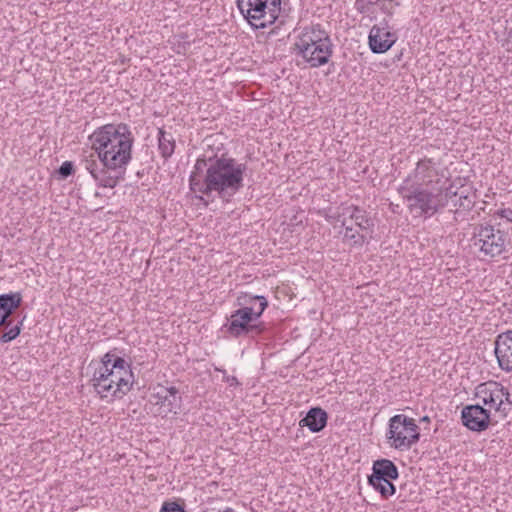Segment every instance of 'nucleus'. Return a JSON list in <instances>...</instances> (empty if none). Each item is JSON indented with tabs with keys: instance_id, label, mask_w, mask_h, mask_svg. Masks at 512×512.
I'll use <instances>...</instances> for the list:
<instances>
[{
	"instance_id": "obj_5",
	"label": "nucleus",
	"mask_w": 512,
	"mask_h": 512,
	"mask_svg": "<svg viewBox=\"0 0 512 512\" xmlns=\"http://www.w3.org/2000/svg\"><path fill=\"white\" fill-rule=\"evenodd\" d=\"M237 7L254 29H264L278 19L281 0H237Z\"/></svg>"
},
{
	"instance_id": "obj_27",
	"label": "nucleus",
	"mask_w": 512,
	"mask_h": 512,
	"mask_svg": "<svg viewBox=\"0 0 512 512\" xmlns=\"http://www.w3.org/2000/svg\"><path fill=\"white\" fill-rule=\"evenodd\" d=\"M342 226L345 227V238L353 240L354 244L362 245L364 243V235H361L359 232H355L352 226L347 225L346 219L343 220Z\"/></svg>"
},
{
	"instance_id": "obj_18",
	"label": "nucleus",
	"mask_w": 512,
	"mask_h": 512,
	"mask_svg": "<svg viewBox=\"0 0 512 512\" xmlns=\"http://www.w3.org/2000/svg\"><path fill=\"white\" fill-rule=\"evenodd\" d=\"M399 471L397 466L389 459H378L372 466V474L368 476V482H375L384 479H398Z\"/></svg>"
},
{
	"instance_id": "obj_34",
	"label": "nucleus",
	"mask_w": 512,
	"mask_h": 512,
	"mask_svg": "<svg viewBox=\"0 0 512 512\" xmlns=\"http://www.w3.org/2000/svg\"><path fill=\"white\" fill-rule=\"evenodd\" d=\"M501 218L507 219L509 222H512V210L511 209H502L497 213Z\"/></svg>"
},
{
	"instance_id": "obj_8",
	"label": "nucleus",
	"mask_w": 512,
	"mask_h": 512,
	"mask_svg": "<svg viewBox=\"0 0 512 512\" xmlns=\"http://www.w3.org/2000/svg\"><path fill=\"white\" fill-rule=\"evenodd\" d=\"M476 398L482 402V406H488L487 410L494 409L501 417L506 418L511 410L510 394L503 385L498 382L481 383L476 388Z\"/></svg>"
},
{
	"instance_id": "obj_4",
	"label": "nucleus",
	"mask_w": 512,
	"mask_h": 512,
	"mask_svg": "<svg viewBox=\"0 0 512 512\" xmlns=\"http://www.w3.org/2000/svg\"><path fill=\"white\" fill-rule=\"evenodd\" d=\"M398 193L406 202L407 209L414 217H431L448 202V192L442 187H419L400 184Z\"/></svg>"
},
{
	"instance_id": "obj_6",
	"label": "nucleus",
	"mask_w": 512,
	"mask_h": 512,
	"mask_svg": "<svg viewBox=\"0 0 512 512\" xmlns=\"http://www.w3.org/2000/svg\"><path fill=\"white\" fill-rule=\"evenodd\" d=\"M387 438L395 449L408 450L419 441V428L414 419L403 414H397L389 420Z\"/></svg>"
},
{
	"instance_id": "obj_9",
	"label": "nucleus",
	"mask_w": 512,
	"mask_h": 512,
	"mask_svg": "<svg viewBox=\"0 0 512 512\" xmlns=\"http://www.w3.org/2000/svg\"><path fill=\"white\" fill-rule=\"evenodd\" d=\"M81 165L100 187L114 188L121 178V173L116 169L108 168L104 161L98 158L96 153H91L83 158Z\"/></svg>"
},
{
	"instance_id": "obj_33",
	"label": "nucleus",
	"mask_w": 512,
	"mask_h": 512,
	"mask_svg": "<svg viewBox=\"0 0 512 512\" xmlns=\"http://www.w3.org/2000/svg\"><path fill=\"white\" fill-rule=\"evenodd\" d=\"M246 294L250 295L251 297H256V298H262V299H266L264 296L262 295H253L252 293H249V292H245ZM250 304L249 306L251 307H255V308H258L259 304L261 303V300L259 299H250Z\"/></svg>"
},
{
	"instance_id": "obj_40",
	"label": "nucleus",
	"mask_w": 512,
	"mask_h": 512,
	"mask_svg": "<svg viewBox=\"0 0 512 512\" xmlns=\"http://www.w3.org/2000/svg\"><path fill=\"white\" fill-rule=\"evenodd\" d=\"M397 208H399V205H396V207H394V209H392V212H395V210H397Z\"/></svg>"
},
{
	"instance_id": "obj_23",
	"label": "nucleus",
	"mask_w": 512,
	"mask_h": 512,
	"mask_svg": "<svg viewBox=\"0 0 512 512\" xmlns=\"http://www.w3.org/2000/svg\"><path fill=\"white\" fill-rule=\"evenodd\" d=\"M449 193V197L451 196H454L456 199L454 200V206L456 207V210H455V220H457V215L462 212V211H470L473 209L474 207V204H475V193L473 192H469V193H466L464 194V192L462 191L461 193H458V192H450V191H446Z\"/></svg>"
},
{
	"instance_id": "obj_31",
	"label": "nucleus",
	"mask_w": 512,
	"mask_h": 512,
	"mask_svg": "<svg viewBox=\"0 0 512 512\" xmlns=\"http://www.w3.org/2000/svg\"><path fill=\"white\" fill-rule=\"evenodd\" d=\"M160 512H186L184 507L177 502L167 501L164 502Z\"/></svg>"
},
{
	"instance_id": "obj_26",
	"label": "nucleus",
	"mask_w": 512,
	"mask_h": 512,
	"mask_svg": "<svg viewBox=\"0 0 512 512\" xmlns=\"http://www.w3.org/2000/svg\"><path fill=\"white\" fill-rule=\"evenodd\" d=\"M25 317H23L20 321L17 322L16 325L10 327L8 330H6L0 337L1 343H8L12 340L16 339L22 330L23 322Z\"/></svg>"
},
{
	"instance_id": "obj_21",
	"label": "nucleus",
	"mask_w": 512,
	"mask_h": 512,
	"mask_svg": "<svg viewBox=\"0 0 512 512\" xmlns=\"http://www.w3.org/2000/svg\"><path fill=\"white\" fill-rule=\"evenodd\" d=\"M343 215L354 221L361 231L372 232L374 222L364 209L352 205L344 209Z\"/></svg>"
},
{
	"instance_id": "obj_25",
	"label": "nucleus",
	"mask_w": 512,
	"mask_h": 512,
	"mask_svg": "<svg viewBox=\"0 0 512 512\" xmlns=\"http://www.w3.org/2000/svg\"><path fill=\"white\" fill-rule=\"evenodd\" d=\"M392 480L393 479H384L378 482H368V484L379 492L383 498L387 499L396 493V487L392 483Z\"/></svg>"
},
{
	"instance_id": "obj_17",
	"label": "nucleus",
	"mask_w": 512,
	"mask_h": 512,
	"mask_svg": "<svg viewBox=\"0 0 512 512\" xmlns=\"http://www.w3.org/2000/svg\"><path fill=\"white\" fill-rule=\"evenodd\" d=\"M91 382L95 391L100 395L101 398H117V392L115 389L113 390L114 386L111 385L109 381L108 368L98 367L93 373Z\"/></svg>"
},
{
	"instance_id": "obj_39",
	"label": "nucleus",
	"mask_w": 512,
	"mask_h": 512,
	"mask_svg": "<svg viewBox=\"0 0 512 512\" xmlns=\"http://www.w3.org/2000/svg\"><path fill=\"white\" fill-rule=\"evenodd\" d=\"M397 208H399V205H396V207H394V209H392V212H395V210H397Z\"/></svg>"
},
{
	"instance_id": "obj_1",
	"label": "nucleus",
	"mask_w": 512,
	"mask_h": 512,
	"mask_svg": "<svg viewBox=\"0 0 512 512\" xmlns=\"http://www.w3.org/2000/svg\"><path fill=\"white\" fill-rule=\"evenodd\" d=\"M246 169L245 163L225 155L198 158L189 178L190 189L207 196L216 192L221 200L229 202L243 188Z\"/></svg>"
},
{
	"instance_id": "obj_3",
	"label": "nucleus",
	"mask_w": 512,
	"mask_h": 512,
	"mask_svg": "<svg viewBox=\"0 0 512 512\" xmlns=\"http://www.w3.org/2000/svg\"><path fill=\"white\" fill-rule=\"evenodd\" d=\"M250 299H257L251 297L246 293H239L237 296V304L239 309L232 312L228 322L224 325L227 333L232 337L239 338L241 336L255 337L264 331V323L256 321L261 317L265 309L268 307L267 299L258 298L261 300L258 308L249 306Z\"/></svg>"
},
{
	"instance_id": "obj_28",
	"label": "nucleus",
	"mask_w": 512,
	"mask_h": 512,
	"mask_svg": "<svg viewBox=\"0 0 512 512\" xmlns=\"http://www.w3.org/2000/svg\"><path fill=\"white\" fill-rule=\"evenodd\" d=\"M110 368H113V370H115V371H120V372L125 371V372H127L128 375L133 374L132 369H131V364H129L128 362L125 361L124 358L119 357V356H115L112 366Z\"/></svg>"
},
{
	"instance_id": "obj_38",
	"label": "nucleus",
	"mask_w": 512,
	"mask_h": 512,
	"mask_svg": "<svg viewBox=\"0 0 512 512\" xmlns=\"http://www.w3.org/2000/svg\"><path fill=\"white\" fill-rule=\"evenodd\" d=\"M397 208H399V205H396V207H394V209H392V212H395V210H397Z\"/></svg>"
},
{
	"instance_id": "obj_35",
	"label": "nucleus",
	"mask_w": 512,
	"mask_h": 512,
	"mask_svg": "<svg viewBox=\"0 0 512 512\" xmlns=\"http://www.w3.org/2000/svg\"><path fill=\"white\" fill-rule=\"evenodd\" d=\"M226 381L229 383L230 386H237L239 385V381L235 376H228L226 378Z\"/></svg>"
},
{
	"instance_id": "obj_2",
	"label": "nucleus",
	"mask_w": 512,
	"mask_h": 512,
	"mask_svg": "<svg viewBox=\"0 0 512 512\" xmlns=\"http://www.w3.org/2000/svg\"><path fill=\"white\" fill-rule=\"evenodd\" d=\"M92 150L108 168L121 174L132 158L134 136L127 124H106L97 128L90 136Z\"/></svg>"
},
{
	"instance_id": "obj_20",
	"label": "nucleus",
	"mask_w": 512,
	"mask_h": 512,
	"mask_svg": "<svg viewBox=\"0 0 512 512\" xmlns=\"http://www.w3.org/2000/svg\"><path fill=\"white\" fill-rule=\"evenodd\" d=\"M108 373L110 384L114 386L113 389L115 388L117 392V398H122L132 389L134 383L133 374L128 375L125 371H115L113 368H108Z\"/></svg>"
},
{
	"instance_id": "obj_22",
	"label": "nucleus",
	"mask_w": 512,
	"mask_h": 512,
	"mask_svg": "<svg viewBox=\"0 0 512 512\" xmlns=\"http://www.w3.org/2000/svg\"><path fill=\"white\" fill-rule=\"evenodd\" d=\"M325 37H329L328 33L320 28L319 25L313 26L310 30H306L295 43V51L304 49V46L312 47L322 42Z\"/></svg>"
},
{
	"instance_id": "obj_32",
	"label": "nucleus",
	"mask_w": 512,
	"mask_h": 512,
	"mask_svg": "<svg viewBox=\"0 0 512 512\" xmlns=\"http://www.w3.org/2000/svg\"><path fill=\"white\" fill-rule=\"evenodd\" d=\"M114 358H115V355L112 354V352H107L101 358V365L99 367L110 368L112 366Z\"/></svg>"
},
{
	"instance_id": "obj_16",
	"label": "nucleus",
	"mask_w": 512,
	"mask_h": 512,
	"mask_svg": "<svg viewBox=\"0 0 512 512\" xmlns=\"http://www.w3.org/2000/svg\"><path fill=\"white\" fill-rule=\"evenodd\" d=\"M23 296L21 292H9L0 295V327L11 325L9 317L21 306Z\"/></svg>"
},
{
	"instance_id": "obj_13",
	"label": "nucleus",
	"mask_w": 512,
	"mask_h": 512,
	"mask_svg": "<svg viewBox=\"0 0 512 512\" xmlns=\"http://www.w3.org/2000/svg\"><path fill=\"white\" fill-rule=\"evenodd\" d=\"M461 420L463 425L471 431H484L490 424V410L479 403L467 405L461 411Z\"/></svg>"
},
{
	"instance_id": "obj_37",
	"label": "nucleus",
	"mask_w": 512,
	"mask_h": 512,
	"mask_svg": "<svg viewBox=\"0 0 512 512\" xmlns=\"http://www.w3.org/2000/svg\"><path fill=\"white\" fill-rule=\"evenodd\" d=\"M218 512H234V510L230 507H227L224 510H219Z\"/></svg>"
},
{
	"instance_id": "obj_15",
	"label": "nucleus",
	"mask_w": 512,
	"mask_h": 512,
	"mask_svg": "<svg viewBox=\"0 0 512 512\" xmlns=\"http://www.w3.org/2000/svg\"><path fill=\"white\" fill-rule=\"evenodd\" d=\"M369 46L373 53L381 54L388 51L397 40V36L386 27L374 25L369 33Z\"/></svg>"
},
{
	"instance_id": "obj_36",
	"label": "nucleus",
	"mask_w": 512,
	"mask_h": 512,
	"mask_svg": "<svg viewBox=\"0 0 512 512\" xmlns=\"http://www.w3.org/2000/svg\"><path fill=\"white\" fill-rule=\"evenodd\" d=\"M420 422H427V423H429V422H430V418H429V416H423V417L420 419Z\"/></svg>"
},
{
	"instance_id": "obj_11",
	"label": "nucleus",
	"mask_w": 512,
	"mask_h": 512,
	"mask_svg": "<svg viewBox=\"0 0 512 512\" xmlns=\"http://www.w3.org/2000/svg\"><path fill=\"white\" fill-rule=\"evenodd\" d=\"M154 404L158 406L157 414L165 418L169 414H177L181 406V396L179 390L174 387L161 386L159 390L152 395Z\"/></svg>"
},
{
	"instance_id": "obj_30",
	"label": "nucleus",
	"mask_w": 512,
	"mask_h": 512,
	"mask_svg": "<svg viewBox=\"0 0 512 512\" xmlns=\"http://www.w3.org/2000/svg\"><path fill=\"white\" fill-rule=\"evenodd\" d=\"M380 0H356L355 7L360 13H367L371 6L376 5Z\"/></svg>"
},
{
	"instance_id": "obj_12",
	"label": "nucleus",
	"mask_w": 512,
	"mask_h": 512,
	"mask_svg": "<svg viewBox=\"0 0 512 512\" xmlns=\"http://www.w3.org/2000/svg\"><path fill=\"white\" fill-rule=\"evenodd\" d=\"M333 53V44L330 37H325L318 44L298 50L297 54L301 56L312 68H317L329 62Z\"/></svg>"
},
{
	"instance_id": "obj_14",
	"label": "nucleus",
	"mask_w": 512,
	"mask_h": 512,
	"mask_svg": "<svg viewBox=\"0 0 512 512\" xmlns=\"http://www.w3.org/2000/svg\"><path fill=\"white\" fill-rule=\"evenodd\" d=\"M494 354L499 368L505 372H512V330L502 332L496 336Z\"/></svg>"
},
{
	"instance_id": "obj_10",
	"label": "nucleus",
	"mask_w": 512,
	"mask_h": 512,
	"mask_svg": "<svg viewBox=\"0 0 512 512\" xmlns=\"http://www.w3.org/2000/svg\"><path fill=\"white\" fill-rule=\"evenodd\" d=\"M401 184L419 187H442L436 163L431 158H424L417 162L416 168Z\"/></svg>"
},
{
	"instance_id": "obj_29",
	"label": "nucleus",
	"mask_w": 512,
	"mask_h": 512,
	"mask_svg": "<svg viewBox=\"0 0 512 512\" xmlns=\"http://www.w3.org/2000/svg\"><path fill=\"white\" fill-rule=\"evenodd\" d=\"M57 173L60 179H66L74 173V164L71 161H64L58 168Z\"/></svg>"
},
{
	"instance_id": "obj_7",
	"label": "nucleus",
	"mask_w": 512,
	"mask_h": 512,
	"mask_svg": "<svg viewBox=\"0 0 512 512\" xmlns=\"http://www.w3.org/2000/svg\"><path fill=\"white\" fill-rule=\"evenodd\" d=\"M473 244L485 256L494 258L506 251L507 233L490 224L474 227Z\"/></svg>"
},
{
	"instance_id": "obj_19",
	"label": "nucleus",
	"mask_w": 512,
	"mask_h": 512,
	"mask_svg": "<svg viewBox=\"0 0 512 512\" xmlns=\"http://www.w3.org/2000/svg\"><path fill=\"white\" fill-rule=\"evenodd\" d=\"M328 421V414L321 407H312L304 418L299 421L301 427H307L312 433L322 431Z\"/></svg>"
},
{
	"instance_id": "obj_24",
	"label": "nucleus",
	"mask_w": 512,
	"mask_h": 512,
	"mask_svg": "<svg viewBox=\"0 0 512 512\" xmlns=\"http://www.w3.org/2000/svg\"><path fill=\"white\" fill-rule=\"evenodd\" d=\"M175 139L171 133L166 132L163 129L158 131V149L161 156L168 160L174 153L175 150Z\"/></svg>"
}]
</instances>
